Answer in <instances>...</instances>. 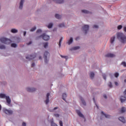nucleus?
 I'll return each instance as SVG.
<instances>
[{
    "mask_svg": "<svg viewBox=\"0 0 126 126\" xmlns=\"http://www.w3.org/2000/svg\"><path fill=\"white\" fill-rule=\"evenodd\" d=\"M94 28H98V26L96 25H94Z\"/></svg>",
    "mask_w": 126,
    "mask_h": 126,
    "instance_id": "09e8293b",
    "label": "nucleus"
},
{
    "mask_svg": "<svg viewBox=\"0 0 126 126\" xmlns=\"http://www.w3.org/2000/svg\"><path fill=\"white\" fill-rule=\"evenodd\" d=\"M0 42L3 43V44L8 45V44H10V43H11V40L5 37H1L0 38Z\"/></svg>",
    "mask_w": 126,
    "mask_h": 126,
    "instance_id": "f03ea898",
    "label": "nucleus"
},
{
    "mask_svg": "<svg viewBox=\"0 0 126 126\" xmlns=\"http://www.w3.org/2000/svg\"><path fill=\"white\" fill-rule=\"evenodd\" d=\"M27 90L28 92H34V91H36V89L31 88H27Z\"/></svg>",
    "mask_w": 126,
    "mask_h": 126,
    "instance_id": "1a4fd4ad",
    "label": "nucleus"
},
{
    "mask_svg": "<svg viewBox=\"0 0 126 126\" xmlns=\"http://www.w3.org/2000/svg\"><path fill=\"white\" fill-rule=\"evenodd\" d=\"M106 58H114L115 57L114 54L108 53L105 55Z\"/></svg>",
    "mask_w": 126,
    "mask_h": 126,
    "instance_id": "9d476101",
    "label": "nucleus"
},
{
    "mask_svg": "<svg viewBox=\"0 0 126 126\" xmlns=\"http://www.w3.org/2000/svg\"><path fill=\"white\" fill-rule=\"evenodd\" d=\"M42 37V39L44 40V41H48L50 40V36L49 35H47L45 33H43L42 35L39 36V38Z\"/></svg>",
    "mask_w": 126,
    "mask_h": 126,
    "instance_id": "7ed1b4c3",
    "label": "nucleus"
},
{
    "mask_svg": "<svg viewBox=\"0 0 126 126\" xmlns=\"http://www.w3.org/2000/svg\"><path fill=\"white\" fill-rule=\"evenodd\" d=\"M22 126H26V123L25 122L23 123Z\"/></svg>",
    "mask_w": 126,
    "mask_h": 126,
    "instance_id": "de8ad7c7",
    "label": "nucleus"
},
{
    "mask_svg": "<svg viewBox=\"0 0 126 126\" xmlns=\"http://www.w3.org/2000/svg\"><path fill=\"white\" fill-rule=\"evenodd\" d=\"M115 84L116 86H118V85H119V83H118L117 82H115Z\"/></svg>",
    "mask_w": 126,
    "mask_h": 126,
    "instance_id": "8fccbe9b",
    "label": "nucleus"
},
{
    "mask_svg": "<svg viewBox=\"0 0 126 126\" xmlns=\"http://www.w3.org/2000/svg\"><path fill=\"white\" fill-rule=\"evenodd\" d=\"M73 42V38L72 37H70V39L67 42L68 45H70Z\"/></svg>",
    "mask_w": 126,
    "mask_h": 126,
    "instance_id": "a211bd4d",
    "label": "nucleus"
},
{
    "mask_svg": "<svg viewBox=\"0 0 126 126\" xmlns=\"http://www.w3.org/2000/svg\"><path fill=\"white\" fill-rule=\"evenodd\" d=\"M35 58H36V54H35L34 55H30V56H27L26 58L27 60H29V61H30L31 60H34Z\"/></svg>",
    "mask_w": 126,
    "mask_h": 126,
    "instance_id": "423d86ee",
    "label": "nucleus"
},
{
    "mask_svg": "<svg viewBox=\"0 0 126 126\" xmlns=\"http://www.w3.org/2000/svg\"><path fill=\"white\" fill-rule=\"evenodd\" d=\"M65 26V25L63 24V23H62V24H60L59 25V27H64Z\"/></svg>",
    "mask_w": 126,
    "mask_h": 126,
    "instance_id": "473e14b6",
    "label": "nucleus"
},
{
    "mask_svg": "<svg viewBox=\"0 0 126 126\" xmlns=\"http://www.w3.org/2000/svg\"><path fill=\"white\" fill-rule=\"evenodd\" d=\"M119 120L120 121V122H122V123H123L124 124L126 123V120L125 119V118L123 117H119Z\"/></svg>",
    "mask_w": 126,
    "mask_h": 126,
    "instance_id": "4468645a",
    "label": "nucleus"
},
{
    "mask_svg": "<svg viewBox=\"0 0 126 126\" xmlns=\"http://www.w3.org/2000/svg\"><path fill=\"white\" fill-rule=\"evenodd\" d=\"M124 31H125V32H126V27H125L124 28Z\"/></svg>",
    "mask_w": 126,
    "mask_h": 126,
    "instance_id": "864d4df0",
    "label": "nucleus"
},
{
    "mask_svg": "<svg viewBox=\"0 0 126 126\" xmlns=\"http://www.w3.org/2000/svg\"><path fill=\"white\" fill-rule=\"evenodd\" d=\"M5 99L8 104H10V103H11V100H10V98H9V96H6Z\"/></svg>",
    "mask_w": 126,
    "mask_h": 126,
    "instance_id": "2eb2a0df",
    "label": "nucleus"
},
{
    "mask_svg": "<svg viewBox=\"0 0 126 126\" xmlns=\"http://www.w3.org/2000/svg\"><path fill=\"white\" fill-rule=\"evenodd\" d=\"M47 56H50V53L47 51H45L44 54V57H43L45 63H48V60H47Z\"/></svg>",
    "mask_w": 126,
    "mask_h": 126,
    "instance_id": "20e7f679",
    "label": "nucleus"
},
{
    "mask_svg": "<svg viewBox=\"0 0 126 126\" xmlns=\"http://www.w3.org/2000/svg\"><path fill=\"white\" fill-rule=\"evenodd\" d=\"M117 37L120 40L121 43L125 44L126 43V36L122 32H118L117 34Z\"/></svg>",
    "mask_w": 126,
    "mask_h": 126,
    "instance_id": "f257e3e1",
    "label": "nucleus"
},
{
    "mask_svg": "<svg viewBox=\"0 0 126 126\" xmlns=\"http://www.w3.org/2000/svg\"><path fill=\"white\" fill-rule=\"evenodd\" d=\"M82 12H83V13H89V11L86 10H82Z\"/></svg>",
    "mask_w": 126,
    "mask_h": 126,
    "instance_id": "c85d7f7f",
    "label": "nucleus"
},
{
    "mask_svg": "<svg viewBox=\"0 0 126 126\" xmlns=\"http://www.w3.org/2000/svg\"><path fill=\"white\" fill-rule=\"evenodd\" d=\"M55 17L57 19H61V18H62V16H61V15H59L58 14H55Z\"/></svg>",
    "mask_w": 126,
    "mask_h": 126,
    "instance_id": "aec40b11",
    "label": "nucleus"
},
{
    "mask_svg": "<svg viewBox=\"0 0 126 126\" xmlns=\"http://www.w3.org/2000/svg\"><path fill=\"white\" fill-rule=\"evenodd\" d=\"M31 44H32V41H30L29 43H27V45H31Z\"/></svg>",
    "mask_w": 126,
    "mask_h": 126,
    "instance_id": "49530a36",
    "label": "nucleus"
},
{
    "mask_svg": "<svg viewBox=\"0 0 126 126\" xmlns=\"http://www.w3.org/2000/svg\"><path fill=\"white\" fill-rule=\"evenodd\" d=\"M55 2H56V3H63L64 2V0H54Z\"/></svg>",
    "mask_w": 126,
    "mask_h": 126,
    "instance_id": "f8f14e48",
    "label": "nucleus"
},
{
    "mask_svg": "<svg viewBox=\"0 0 126 126\" xmlns=\"http://www.w3.org/2000/svg\"><path fill=\"white\" fill-rule=\"evenodd\" d=\"M59 124H60V126H63V121H60L59 122Z\"/></svg>",
    "mask_w": 126,
    "mask_h": 126,
    "instance_id": "a19ab883",
    "label": "nucleus"
},
{
    "mask_svg": "<svg viewBox=\"0 0 126 126\" xmlns=\"http://www.w3.org/2000/svg\"><path fill=\"white\" fill-rule=\"evenodd\" d=\"M103 97L105 99H107V95L106 94H103Z\"/></svg>",
    "mask_w": 126,
    "mask_h": 126,
    "instance_id": "3c124183",
    "label": "nucleus"
},
{
    "mask_svg": "<svg viewBox=\"0 0 126 126\" xmlns=\"http://www.w3.org/2000/svg\"><path fill=\"white\" fill-rule=\"evenodd\" d=\"M78 116L79 117H80L81 118H84V116H83V114H82V113H81V112H80V111L79 110H77L76 111Z\"/></svg>",
    "mask_w": 126,
    "mask_h": 126,
    "instance_id": "ddd939ff",
    "label": "nucleus"
},
{
    "mask_svg": "<svg viewBox=\"0 0 126 126\" xmlns=\"http://www.w3.org/2000/svg\"><path fill=\"white\" fill-rule=\"evenodd\" d=\"M36 30V27H34L31 30V32H33V31H35Z\"/></svg>",
    "mask_w": 126,
    "mask_h": 126,
    "instance_id": "f704fd0d",
    "label": "nucleus"
},
{
    "mask_svg": "<svg viewBox=\"0 0 126 126\" xmlns=\"http://www.w3.org/2000/svg\"><path fill=\"white\" fill-rule=\"evenodd\" d=\"M23 2H24V0H21L19 7V9H21L23 7Z\"/></svg>",
    "mask_w": 126,
    "mask_h": 126,
    "instance_id": "9b49d317",
    "label": "nucleus"
},
{
    "mask_svg": "<svg viewBox=\"0 0 126 126\" xmlns=\"http://www.w3.org/2000/svg\"><path fill=\"white\" fill-rule=\"evenodd\" d=\"M44 48H47V47H48V43L46 42L44 43Z\"/></svg>",
    "mask_w": 126,
    "mask_h": 126,
    "instance_id": "c9c22d12",
    "label": "nucleus"
},
{
    "mask_svg": "<svg viewBox=\"0 0 126 126\" xmlns=\"http://www.w3.org/2000/svg\"><path fill=\"white\" fill-rule=\"evenodd\" d=\"M57 109H59V107H55L52 111H51V112H53V111H55V110H57Z\"/></svg>",
    "mask_w": 126,
    "mask_h": 126,
    "instance_id": "79ce46f5",
    "label": "nucleus"
},
{
    "mask_svg": "<svg viewBox=\"0 0 126 126\" xmlns=\"http://www.w3.org/2000/svg\"><path fill=\"white\" fill-rule=\"evenodd\" d=\"M95 105L96 106L97 108L98 109L99 107H98V105H97V104H96V103H95Z\"/></svg>",
    "mask_w": 126,
    "mask_h": 126,
    "instance_id": "bf43d9fd",
    "label": "nucleus"
},
{
    "mask_svg": "<svg viewBox=\"0 0 126 126\" xmlns=\"http://www.w3.org/2000/svg\"><path fill=\"white\" fill-rule=\"evenodd\" d=\"M6 97L5 94H0V98H6Z\"/></svg>",
    "mask_w": 126,
    "mask_h": 126,
    "instance_id": "a878e982",
    "label": "nucleus"
},
{
    "mask_svg": "<svg viewBox=\"0 0 126 126\" xmlns=\"http://www.w3.org/2000/svg\"><path fill=\"white\" fill-rule=\"evenodd\" d=\"M93 101H94V103H95V104H96V101H95V97L93 98Z\"/></svg>",
    "mask_w": 126,
    "mask_h": 126,
    "instance_id": "603ef678",
    "label": "nucleus"
},
{
    "mask_svg": "<svg viewBox=\"0 0 126 126\" xmlns=\"http://www.w3.org/2000/svg\"><path fill=\"white\" fill-rule=\"evenodd\" d=\"M116 38V37L113 36L110 39V42L111 44H113L114 42H115V39Z\"/></svg>",
    "mask_w": 126,
    "mask_h": 126,
    "instance_id": "412c9836",
    "label": "nucleus"
},
{
    "mask_svg": "<svg viewBox=\"0 0 126 126\" xmlns=\"http://www.w3.org/2000/svg\"><path fill=\"white\" fill-rule=\"evenodd\" d=\"M89 30V26L87 25H85L83 27V31H85V34L87 33V31Z\"/></svg>",
    "mask_w": 126,
    "mask_h": 126,
    "instance_id": "39448f33",
    "label": "nucleus"
},
{
    "mask_svg": "<svg viewBox=\"0 0 126 126\" xmlns=\"http://www.w3.org/2000/svg\"><path fill=\"white\" fill-rule=\"evenodd\" d=\"M66 96H67L66 94L64 93L63 94L62 98H63V100H64V101H65V98H66Z\"/></svg>",
    "mask_w": 126,
    "mask_h": 126,
    "instance_id": "4be33fe9",
    "label": "nucleus"
},
{
    "mask_svg": "<svg viewBox=\"0 0 126 126\" xmlns=\"http://www.w3.org/2000/svg\"><path fill=\"white\" fill-rule=\"evenodd\" d=\"M11 32L12 33H17V32H18V31H17V30H16L15 29H13L11 30Z\"/></svg>",
    "mask_w": 126,
    "mask_h": 126,
    "instance_id": "5701e85b",
    "label": "nucleus"
},
{
    "mask_svg": "<svg viewBox=\"0 0 126 126\" xmlns=\"http://www.w3.org/2000/svg\"><path fill=\"white\" fill-rule=\"evenodd\" d=\"M102 76L103 77V79H104L105 80H106V75L105 74H103Z\"/></svg>",
    "mask_w": 126,
    "mask_h": 126,
    "instance_id": "c03bdc74",
    "label": "nucleus"
},
{
    "mask_svg": "<svg viewBox=\"0 0 126 126\" xmlns=\"http://www.w3.org/2000/svg\"><path fill=\"white\" fill-rule=\"evenodd\" d=\"M1 110V105L0 104V111Z\"/></svg>",
    "mask_w": 126,
    "mask_h": 126,
    "instance_id": "13d9d810",
    "label": "nucleus"
},
{
    "mask_svg": "<svg viewBox=\"0 0 126 126\" xmlns=\"http://www.w3.org/2000/svg\"><path fill=\"white\" fill-rule=\"evenodd\" d=\"M0 49L3 50L5 49V46H4V45H0Z\"/></svg>",
    "mask_w": 126,
    "mask_h": 126,
    "instance_id": "2f4dec72",
    "label": "nucleus"
},
{
    "mask_svg": "<svg viewBox=\"0 0 126 126\" xmlns=\"http://www.w3.org/2000/svg\"><path fill=\"white\" fill-rule=\"evenodd\" d=\"M122 64H123V65H124L125 66H126V62H122Z\"/></svg>",
    "mask_w": 126,
    "mask_h": 126,
    "instance_id": "37998d69",
    "label": "nucleus"
},
{
    "mask_svg": "<svg viewBox=\"0 0 126 126\" xmlns=\"http://www.w3.org/2000/svg\"><path fill=\"white\" fill-rule=\"evenodd\" d=\"M80 47L79 46H76V47H74L72 48V50H78L79 49H80Z\"/></svg>",
    "mask_w": 126,
    "mask_h": 126,
    "instance_id": "bb28decb",
    "label": "nucleus"
},
{
    "mask_svg": "<svg viewBox=\"0 0 126 126\" xmlns=\"http://www.w3.org/2000/svg\"><path fill=\"white\" fill-rule=\"evenodd\" d=\"M119 73H115L114 74V76H115V77H116V78L119 77Z\"/></svg>",
    "mask_w": 126,
    "mask_h": 126,
    "instance_id": "e433bc0d",
    "label": "nucleus"
},
{
    "mask_svg": "<svg viewBox=\"0 0 126 126\" xmlns=\"http://www.w3.org/2000/svg\"><path fill=\"white\" fill-rule=\"evenodd\" d=\"M42 32V30L39 29V30H37V31H36V33H41Z\"/></svg>",
    "mask_w": 126,
    "mask_h": 126,
    "instance_id": "58836bf2",
    "label": "nucleus"
},
{
    "mask_svg": "<svg viewBox=\"0 0 126 126\" xmlns=\"http://www.w3.org/2000/svg\"><path fill=\"white\" fill-rule=\"evenodd\" d=\"M26 35V32H24V36H25Z\"/></svg>",
    "mask_w": 126,
    "mask_h": 126,
    "instance_id": "6e6d98bb",
    "label": "nucleus"
},
{
    "mask_svg": "<svg viewBox=\"0 0 126 126\" xmlns=\"http://www.w3.org/2000/svg\"><path fill=\"white\" fill-rule=\"evenodd\" d=\"M49 96H50V93H47L46 95V99L45 100V103L46 104V105L48 104V103H49V102H50V99L49 98Z\"/></svg>",
    "mask_w": 126,
    "mask_h": 126,
    "instance_id": "6e6552de",
    "label": "nucleus"
},
{
    "mask_svg": "<svg viewBox=\"0 0 126 126\" xmlns=\"http://www.w3.org/2000/svg\"><path fill=\"white\" fill-rule=\"evenodd\" d=\"M33 66H35V63H32V67H33Z\"/></svg>",
    "mask_w": 126,
    "mask_h": 126,
    "instance_id": "a18cd8bd",
    "label": "nucleus"
},
{
    "mask_svg": "<svg viewBox=\"0 0 126 126\" xmlns=\"http://www.w3.org/2000/svg\"><path fill=\"white\" fill-rule=\"evenodd\" d=\"M79 39V37H77L75 38V40H76V41H77Z\"/></svg>",
    "mask_w": 126,
    "mask_h": 126,
    "instance_id": "5fc2aeb1",
    "label": "nucleus"
},
{
    "mask_svg": "<svg viewBox=\"0 0 126 126\" xmlns=\"http://www.w3.org/2000/svg\"><path fill=\"white\" fill-rule=\"evenodd\" d=\"M108 85L109 87H110V88H112V87H113V85H112V83L111 82L108 83Z\"/></svg>",
    "mask_w": 126,
    "mask_h": 126,
    "instance_id": "c756f323",
    "label": "nucleus"
},
{
    "mask_svg": "<svg viewBox=\"0 0 126 126\" xmlns=\"http://www.w3.org/2000/svg\"><path fill=\"white\" fill-rule=\"evenodd\" d=\"M48 28H52L53 27V24L50 23L48 26H47Z\"/></svg>",
    "mask_w": 126,
    "mask_h": 126,
    "instance_id": "7c9ffc66",
    "label": "nucleus"
},
{
    "mask_svg": "<svg viewBox=\"0 0 126 126\" xmlns=\"http://www.w3.org/2000/svg\"><path fill=\"white\" fill-rule=\"evenodd\" d=\"M117 28H118V30H121V29H122V28H123V26L119 25L118 26Z\"/></svg>",
    "mask_w": 126,
    "mask_h": 126,
    "instance_id": "72a5a7b5",
    "label": "nucleus"
},
{
    "mask_svg": "<svg viewBox=\"0 0 126 126\" xmlns=\"http://www.w3.org/2000/svg\"><path fill=\"white\" fill-rule=\"evenodd\" d=\"M80 100L83 105H84V106H86V102H85V101L84 100L83 98H82V97H80Z\"/></svg>",
    "mask_w": 126,
    "mask_h": 126,
    "instance_id": "dca6fc26",
    "label": "nucleus"
},
{
    "mask_svg": "<svg viewBox=\"0 0 126 126\" xmlns=\"http://www.w3.org/2000/svg\"><path fill=\"white\" fill-rule=\"evenodd\" d=\"M90 76L91 78L92 79H93V78H94V76H95V74H94V73L93 72H91L90 73Z\"/></svg>",
    "mask_w": 126,
    "mask_h": 126,
    "instance_id": "6ab92c4d",
    "label": "nucleus"
},
{
    "mask_svg": "<svg viewBox=\"0 0 126 126\" xmlns=\"http://www.w3.org/2000/svg\"><path fill=\"white\" fill-rule=\"evenodd\" d=\"M55 117H56V118H59V117H60V115L58 114H54Z\"/></svg>",
    "mask_w": 126,
    "mask_h": 126,
    "instance_id": "ea45409f",
    "label": "nucleus"
},
{
    "mask_svg": "<svg viewBox=\"0 0 126 126\" xmlns=\"http://www.w3.org/2000/svg\"><path fill=\"white\" fill-rule=\"evenodd\" d=\"M125 112H126V108L123 107L121 109V113H125Z\"/></svg>",
    "mask_w": 126,
    "mask_h": 126,
    "instance_id": "cd10ccee",
    "label": "nucleus"
},
{
    "mask_svg": "<svg viewBox=\"0 0 126 126\" xmlns=\"http://www.w3.org/2000/svg\"><path fill=\"white\" fill-rule=\"evenodd\" d=\"M101 114L102 115H103L104 116H105V118H107V119H110V118H111V116L104 114V112L103 111L101 112Z\"/></svg>",
    "mask_w": 126,
    "mask_h": 126,
    "instance_id": "f3484780",
    "label": "nucleus"
},
{
    "mask_svg": "<svg viewBox=\"0 0 126 126\" xmlns=\"http://www.w3.org/2000/svg\"><path fill=\"white\" fill-rule=\"evenodd\" d=\"M124 82H126V79L124 80Z\"/></svg>",
    "mask_w": 126,
    "mask_h": 126,
    "instance_id": "052dcab7",
    "label": "nucleus"
},
{
    "mask_svg": "<svg viewBox=\"0 0 126 126\" xmlns=\"http://www.w3.org/2000/svg\"><path fill=\"white\" fill-rule=\"evenodd\" d=\"M3 111L4 113H5V114H6V115L12 114V111L11 110H8L7 109H3Z\"/></svg>",
    "mask_w": 126,
    "mask_h": 126,
    "instance_id": "0eeeda50",
    "label": "nucleus"
},
{
    "mask_svg": "<svg viewBox=\"0 0 126 126\" xmlns=\"http://www.w3.org/2000/svg\"><path fill=\"white\" fill-rule=\"evenodd\" d=\"M11 47L12 48H16V47H17V45L15 43H12L11 44Z\"/></svg>",
    "mask_w": 126,
    "mask_h": 126,
    "instance_id": "393cba45",
    "label": "nucleus"
},
{
    "mask_svg": "<svg viewBox=\"0 0 126 126\" xmlns=\"http://www.w3.org/2000/svg\"><path fill=\"white\" fill-rule=\"evenodd\" d=\"M61 57L63 58L64 59H65L66 60H67L68 59V57L67 56H63V55H61Z\"/></svg>",
    "mask_w": 126,
    "mask_h": 126,
    "instance_id": "4c0bfd02",
    "label": "nucleus"
},
{
    "mask_svg": "<svg viewBox=\"0 0 126 126\" xmlns=\"http://www.w3.org/2000/svg\"><path fill=\"white\" fill-rule=\"evenodd\" d=\"M39 60H42V57H41V56H39Z\"/></svg>",
    "mask_w": 126,
    "mask_h": 126,
    "instance_id": "4d7b16f0",
    "label": "nucleus"
},
{
    "mask_svg": "<svg viewBox=\"0 0 126 126\" xmlns=\"http://www.w3.org/2000/svg\"><path fill=\"white\" fill-rule=\"evenodd\" d=\"M63 37H61L59 40V47L61 48V46L62 45V42L63 41Z\"/></svg>",
    "mask_w": 126,
    "mask_h": 126,
    "instance_id": "b1692460",
    "label": "nucleus"
}]
</instances>
